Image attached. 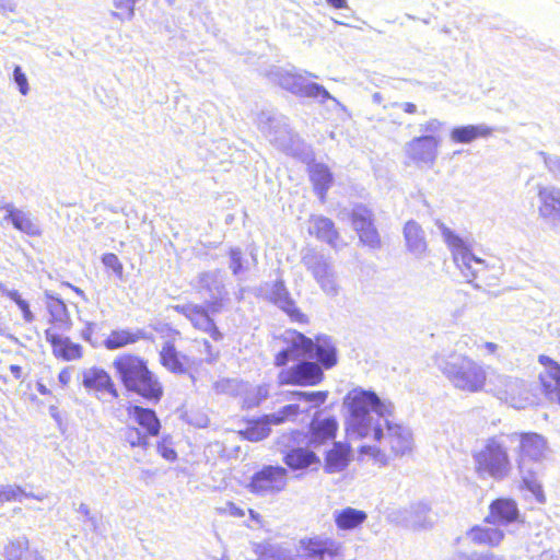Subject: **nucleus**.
<instances>
[{"instance_id": "f257e3e1", "label": "nucleus", "mask_w": 560, "mask_h": 560, "mask_svg": "<svg viewBox=\"0 0 560 560\" xmlns=\"http://www.w3.org/2000/svg\"><path fill=\"white\" fill-rule=\"evenodd\" d=\"M222 285L219 284L217 277L211 272H201L197 278L195 290L197 293H211L217 290L220 293ZM224 298L218 294L212 301L206 305L188 302L177 304L173 310L184 316L197 331L207 334L215 343L223 342L224 332L218 326L213 315L220 313L224 308Z\"/></svg>"}, {"instance_id": "f03ea898", "label": "nucleus", "mask_w": 560, "mask_h": 560, "mask_svg": "<svg viewBox=\"0 0 560 560\" xmlns=\"http://www.w3.org/2000/svg\"><path fill=\"white\" fill-rule=\"evenodd\" d=\"M113 368L126 390L154 404L162 399L163 384L150 370L144 358L131 352H124L115 357Z\"/></svg>"}, {"instance_id": "7ed1b4c3", "label": "nucleus", "mask_w": 560, "mask_h": 560, "mask_svg": "<svg viewBox=\"0 0 560 560\" xmlns=\"http://www.w3.org/2000/svg\"><path fill=\"white\" fill-rule=\"evenodd\" d=\"M370 435L377 444L360 446L358 450L359 460L369 457L373 464L382 467L390 460L404 457L412 452L411 433L398 423L387 421L385 430L376 424Z\"/></svg>"}, {"instance_id": "20e7f679", "label": "nucleus", "mask_w": 560, "mask_h": 560, "mask_svg": "<svg viewBox=\"0 0 560 560\" xmlns=\"http://www.w3.org/2000/svg\"><path fill=\"white\" fill-rule=\"evenodd\" d=\"M434 360L455 388L466 393L485 390L488 380L487 371L470 357L453 351L447 357L436 354Z\"/></svg>"}, {"instance_id": "39448f33", "label": "nucleus", "mask_w": 560, "mask_h": 560, "mask_svg": "<svg viewBox=\"0 0 560 560\" xmlns=\"http://www.w3.org/2000/svg\"><path fill=\"white\" fill-rule=\"evenodd\" d=\"M442 234L452 253L455 265L467 282L481 288L491 285L499 278L498 268L477 258L462 237L446 228L442 230Z\"/></svg>"}, {"instance_id": "423d86ee", "label": "nucleus", "mask_w": 560, "mask_h": 560, "mask_svg": "<svg viewBox=\"0 0 560 560\" xmlns=\"http://www.w3.org/2000/svg\"><path fill=\"white\" fill-rule=\"evenodd\" d=\"M508 433L489 436L482 446L472 453L475 471L479 477L503 480L512 471L513 464L510 455Z\"/></svg>"}, {"instance_id": "0eeeda50", "label": "nucleus", "mask_w": 560, "mask_h": 560, "mask_svg": "<svg viewBox=\"0 0 560 560\" xmlns=\"http://www.w3.org/2000/svg\"><path fill=\"white\" fill-rule=\"evenodd\" d=\"M348 409L350 420L347 431L357 439L368 438L374 425L371 411L384 417L392 413V407L381 401L378 396L371 390H352L348 396Z\"/></svg>"}, {"instance_id": "6e6552de", "label": "nucleus", "mask_w": 560, "mask_h": 560, "mask_svg": "<svg viewBox=\"0 0 560 560\" xmlns=\"http://www.w3.org/2000/svg\"><path fill=\"white\" fill-rule=\"evenodd\" d=\"M126 411L139 427L127 425L122 430L124 443L131 448L147 450L150 445L149 440L160 434V419L153 409L138 405H129Z\"/></svg>"}, {"instance_id": "1a4fd4ad", "label": "nucleus", "mask_w": 560, "mask_h": 560, "mask_svg": "<svg viewBox=\"0 0 560 560\" xmlns=\"http://www.w3.org/2000/svg\"><path fill=\"white\" fill-rule=\"evenodd\" d=\"M510 443H516L515 466L520 475H530L532 466L540 464L548 450L547 440L532 431H514L508 433Z\"/></svg>"}, {"instance_id": "9d476101", "label": "nucleus", "mask_w": 560, "mask_h": 560, "mask_svg": "<svg viewBox=\"0 0 560 560\" xmlns=\"http://www.w3.org/2000/svg\"><path fill=\"white\" fill-rule=\"evenodd\" d=\"M440 127L441 122L438 119H431L421 126V130L434 133ZM440 143V137L435 135H424L413 138L407 143L406 148V156L409 163L433 166L438 158Z\"/></svg>"}, {"instance_id": "9b49d317", "label": "nucleus", "mask_w": 560, "mask_h": 560, "mask_svg": "<svg viewBox=\"0 0 560 560\" xmlns=\"http://www.w3.org/2000/svg\"><path fill=\"white\" fill-rule=\"evenodd\" d=\"M289 470L281 465H264L249 478L247 490L258 497L277 495L285 491Z\"/></svg>"}, {"instance_id": "f8f14e48", "label": "nucleus", "mask_w": 560, "mask_h": 560, "mask_svg": "<svg viewBox=\"0 0 560 560\" xmlns=\"http://www.w3.org/2000/svg\"><path fill=\"white\" fill-rule=\"evenodd\" d=\"M323 380V369L318 363L312 361H301L282 369L277 375V383L280 386H316Z\"/></svg>"}, {"instance_id": "ddd939ff", "label": "nucleus", "mask_w": 560, "mask_h": 560, "mask_svg": "<svg viewBox=\"0 0 560 560\" xmlns=\"http://www.w3.org/2000/svg\"><path fill=\"white\" fill-rule=\"evenodd\" d=\"M350 222L363 247L380 249L382 237L375 225L372 210L364 206H357L350 213Z\"/></svg>"}, {"instance_id": "4468645a", "label": "nucleus", "mask_w": 560, "mask_h": 560, "mask_svg": "<svg viewBox=\"0 0 560 560\" xmlns=\"http://www.w3.org/2000/svg\"><path fill=\"white\" fill-rule=\"evenodd\" d=\"M70 328H47L45 330L46 341L50 345L52 355L61 361H78L83 357V347L71 341L67 336Z\"/></svg>"}, {"instance_id": "2eb2a0df", "label": "nucleus", "mask_w": 560, "mask_h": 560, "mask_svg": "<svg viewBox=\"0 0 560 560\" xmlns=\"http://www.w3.org/2000/svg\"><path fill=\"white\" fill-rule=\"evenodd\" d=\"M520 520L521 511L517 502L512 498L499 497L490 502L483 522L489 525L506 526Z\"/></svg>"}, {"instance_id": "dca6fc26", "label": "nucleus", "mask_w": 560, "mask_h": 560, "mask_svg": "<svg viewBox=\"0 0 560 560\" xmlns=\"http://www.w3.org/2000/svg\"><path fill=\"white\" fill-rule=\"evenodd\" d=\"M82 384L97 397L107 395L112 400L118 399L119 392L110 374L102 368L92 366L83 372Z\"/></svg>"}, {"instance_id": "f3484780", "label": "nucleus", "mask_w": 560, "mask_h": 560, "mask_svg": "<svg viewBox=\"0 0 560 560\" xmlns=\"http://www.w3.org/2000/svg\"><path fill=\"white\" fill-rule=\"evenodd\" d=\"M308 222V235L335 249L345 245L340 232L331 219L324 215H311Z\"/></svg>"}, {"instance_id": "a211bd4d", "label": "nucleus", "mask_w": 560, "mask_h": 560, "mask_svg": "<svg viewBox=\"0 0 560 560\" xmlns=\"http://www.w3.org/2000/svg\"><path fill=\"white\" fill-rule=\"evenodd\" d=\"M159 361L167 371L179 375L186 374L190 368L197 364L194 358L180 353L172 340L163 343L159 352Z\"/></svg>"}, {"instance_id": "6ab92c4d", "label": "nucleus", "mask_w": 560, "mask_h": 560, "mask_svg": "<svg viewBox=\"0 0 560 560\" xmlns=\"http://www.w3.org/2000/svg\"><path fill=\"white\" fill-rule=\"evenodd\" d=\"M291 335V343L288 349H282L275 355V365L278 368L285 366L290 361V358L293 359L312 355L313 353V340L312 338L306 337L304 334L292 330Z\"/></svg>"}, {"instance_id": "aec40b11", "label": "nucleus", "mask_w": 560, "mask_h": 560, "mask_svg": "<svg viewBox=\"0 0 560 560\" xmlns=\"http://www.w3.org/2000/svg\"><path fill=\"white\" fill-rule=\"evenodd\" d=\"M270 301L277 304L292 322L299 324H308V317L295 304L294 300L290 296L283 281H276L270 292Z\"/></svg>"}, {"instance_id": "412c9836", "label": "nucleus", "mask_w": 560, "mask_h": 560, "mask_svg": "<svg viewBox=\"0 0 560 560\" xmlns=\"http://www.w3.org/2000/svg\"><path fill=\"white\" fill-rule=\"evenodd\" d=\"M313 191L322 202L327 199V192L334 184V174L324 163H313L307 168Z\"/></svg>"}, {"instance_id": "4be33fe9", "label": "nucleus", "mask_w": 560, "mask_h": 560, "mask_svg": "<svg viewBox=\"0 0 560 560\" xmlns=\"http://www.w3.org/2000/svg\"><path fill=\"white\" fill-rule=\"evenodd\" d=\"M300 546L305 557L319 559L336 557L340 548L335 540L318 536L302 539Z\"/></svg>"}, {"instance_id": "5701e85b", "label": "nucleus", "mask_w": 560, "mask_h": 560, "mask_svg": "<svg viewBox=\"0 0 560 560\" xmlns=\"http://www.w3.org/2000/svg\"><path fill=\"white\" fill-rule=\"evenodd\" d=\"M538 362L546 369L539 375V383L545 395L557 393L560 404V364L546 354L538 357Z\"/></svg>"}, {"instance_id": "b1692460", "label": "nucleus", "mask_w": 560, "mask_h": 560, "mask_svg": "<svg viewBox=\"0 0 560 560\" xmlns=\"http://www.w3.org/2000/svg\"><path fill=\"white\" fill-rule=\"evenodd\" d=\"M540 205L539 215L547 221L560 222V190L549 187H539L537 191Z\"/></svg>"}, {"instance_id": "393cba45", "label": "nucleus", "mask_w": 560, "mask_h": 560, "mask_svg": "<svg viewBox=\"0 0 560 560\" xmlns=\"http://www.w3.org/2000/svg\"><path fill=\"white\" fill-rule=\"evenodd\" d=\"M402 233L407 250L413 257L421 258L428 250V242L421 225L413 220H409L405 223Z\"/></svg>"}, {"instance_id": "a878e982", "label": "nucleus", "mask_w": 560, "mask_h": 560, "mask_svg": "<svg viewBox=\"0 0 560 560\" xmlns=\"http://www.w3.org/2000/svg\"><path fill=\"white\" fill-rule=\"evenodd\" d=\"M490 392L500 399L514 400L526 392V386L521 378L500 375L492 383Z\"/></svg>"}, {"instance_id": "bb28decb", "label": "nucleus", "mask_w": 560, "mask_h": 560, "mask_svg": "<svg viewBox=\"0 0 560 560\" xmlns=\"http://www.w3.org/2000/svg\"><path fill=\"white\" fill-rule=\"evenodd\" d=\"M352 450L348 443L335 442L325 454V471L328 474L342 471L351 462Z\"/></svg>"}, {"instance_id": "cd10ccee", "label": "nucleus", "mask_w": 560, "mask_h": 560, "mask_svg": "<svg viewBox=\"0 0 560 560\" xmlns=\"http://www.w3.org/2000/svg\"><path fill=\"white\" fill-rule=\"evenodd\" d=\"M313 340V353L311 357H315L320 368L331 369L338 362L337 349L330 337L326 335H317Z\"/></svg>"}, {"instance_id": "c85d7f7f", "label": "nucleus", "mask_w": 560, "mask_h": 560, "mask_svg": "<svg viewBox=\"0 0 560 560\" xmlns=\"http://www.w3.org/2000/svg\"><path fill=\"white\" fill-rule=\"evenodd\" d=\"M338 422L335 418L313 419L308 427L310 443L323 445L336 438Z\"/></svg>"}, {"instance_id": "c756f323", "label": "nucleus", "mask_w": 560, "mask_h": 560, "mask_svg": "<svg viewBox=\"0 0 560 560\" xmlns=\"http://www.w3.org/2000/svg\"><path fill=\"white\" fill-rule=\"evenodd\" d=\"M282 460L287 469L304 470L320 463L319 457L306 447H293L284 453Z\"/></svg>"}, {"instance_id": "7c9ffc66", "label": "nucleus", "mask_w": 560, "mask_h": 560, "mask_svg": "<svg viewBox=\"0 0 560 560\" xmlns=\"http://www.w3.org/2000/svg\"><path fill=\"white\" fill-rule=\"evenodd\" d=\"M467 536L475 545L494 548L503 541L505 534L498 525L495 527L475 525L468 530Z\"/></svg>"}, {"instance_id": "2f4dec72", "label": "nucleus", "mask_w": 560, "mask_h": 560, "mask_svg": "<svg viewBox=\"0 0 560 560\" xmlns=\"http://www.w3.org/2000/svg\"><path fill=\"white\" fill-rule=\"evenodd\" d=\"M368 520V514L363 510L351 506L337 510L334 513L335 525L339 530H353L361 527Z\"/></svg>"}, {"instance_id": "473e14b6", "label": "nucleus", "mask_w": 560, "mask_h": 560, "mask_svg": "<svg viewBox=\"0 0 560 560\" xmlns=\"http://www.w3.org/2000/svg\"><path fill=\"white\" fill-rule=\"evenodd\" d=\"M46 307L49 314L48 328H71V320L68 314L67 305L61 299L54 295H47Z\"/></svg>"}, {"instance_id": "72a5a7b5", "label": "nucleus", "mask_w": 560, "mask_h": 560, "mask_svg": "<svg viewBox=\"0 0 560 560\" xmlns=\"http://www.w3.org/2000/svg\"><path fill=\"white\" fill-rule=\"evenodd\" d=\"M493 128L487 125H465L451 130L450 137L454 143H470L477 139L488 138Z\"/></svg>"}, {"instance_id": "f704fd0d", "label": "nucleus", "mask_w": 560, "mask_h": 560, "mask_svg": "<svg viewBox=\"0 0 560 560\" xmlns=\"http://www.w3.org/2000/svg\"><path fill=\"white\" fill-rule=\"evenodd\" d=\"M270 434V423L266 416L245 420V428L238 431V435L249 442H259Z\"/></svg>"}, {"instance_id": "c9c22d12", "label": "nucleus", "mask_w": 560, "mask_h": 560, "mask_svg": "<svg viewBox=\"0 0 560 560\" xmlns=\"http://www.w3.org/2000/svg\"><path fill=\"white\" fill-rule=\"evenodd\" d=\"M7 220H10L13 226L30 236H40V226L26 213L21 210L10 208L5 215Z\"/></svg>"}, {"instance_id": "e433bc0d", "label": "nucleus", "mask_w": 560, "mask_h": 560, "mask_svg": "<svg viewBox=\"0 0 560 560\" xmlns=\"http://www.w3.org/2000/svg\"><path fill=\"white\" fill-rule=\"evenodd\" d=\"M307 269L324 290H335L336 280L331 266L324 259L306 264Z\"/></svg>"}, {"instance_id": "4c0bfd02", "label": "nucleus", "mask_w": 560, "mask_h": 560, "mask_svg": "<svg viewBox=\"0 0 560 560\" xmlns=\"http://www.w3.org/2000/svg\"><path fill=\"white\" fill-rule=\"evenodd\" d=\"M138 339L139 337L129 330H112L109 335L104 339V347L107 350H117L128 345L135 343L138 341Z\"/></svg>"}, {"instance_id": "58836bf2", "label": "nucleus", "mask_w": 560, "mask_h": 560, "mask_svg": "<svg viewBox=\"0 0 560 560\" xmlns=\"http://www.w3.org/2000/svg\"><path fill=\"white\" fill-rule=\"evenodd\" d=\"M292 93L300 96L318 98L322 103L331 98L329 92L318 83H310L298 89L288 88Z\"/></svg>"}, {"instance_id": "ea45409f", "label": "nucleus", "mask_w": 560, "mask_h": 560, "mask_svg": "<svg viewBox=\"0 0 560 560\" xmlns=\"http://www.w3.org/2000/svg\"><path fill=\"white\" fill-rule=\"evenodd\" d=\"M28 540L25 537H20L9 541L5 546V556L9 560H20L27 556Z\"/></svg>"}, {"instance_id": "a19ab883", "label": "nucleus", "mask_w": 560, "mask_h": 560, "mask_svg": "<svg viewBox=\"0 0 560 560\" xmlns=\"http://www.w3.org/2000/svg\"><path fill=\"white\" fill-rule=\"evenodd\" d=\"M300 413V407L298 405H287L282 407L278 412L266 415L270 425H279L287 422L290 419L295 418Z\"/></svg>"}, {"instance_id": "79ce46f5", "label": "nucleus", "mask_w": 560, "mask_h": 560, "mask_svg": "<svg viewBox=\"0 0 560 560\" xmlns=\"http://www.w3.org/2000/svg\"><path fill=\"white\" fill-rule=\"evenodd\" d=\"M137 0H115L113 15L120 21H130L135 15Z\"/></svg>"}, {"instance_id": "37998d69", "label": "nucleus", "mask_w": 560, "mask_h": 560, "mask_svg": "<svg viewBox=\"0 0 560 560\" xmlns=\"http://www.w3.org/2000/svg\"><path fill=\"white\" fill-rule=\"evenodd\" d=\"M26 498L25 490L20 486H0V503L21 501Z\"/></svg>"}, {"instance_id": "c03bdc74", "label": "nucleus", "mask_w": 560, "mask_h": 560, "mask_svg": "<svg viewBox=\"0 0 560 560\" xmlns=\"http://www.w3.org/2000/svg\"><path fill=\"white\" fill-rule=\"evenodd\" d=\"M156 451L165 460L173 463L177 459V452L174 448L170 436H163L156 444Z\"/></svg>"}, {"instance_id": "a18cd8bd", "label": "nucleus", "mask_w": 560, "mask_h": 560, "mask_svg": "<svg viewBox=\"0 0 560 560\" xmlns=\"http://www.w3.org/2000/svg\"><path fill=\"white\" fill-rule=\"evenodd\" d=\"M102 264L112 270L116 277L121 279L124 277V266L118 256L114 253H105L101 257Z\"/></svg>"}, {"instance_id": "49530a36", "label": "nucleus", "mask_w": 560, "mask_h": 560, "mask_svg": "<svg viewBox=\"0 0 560 560\" xmlns=\"http://www.w3.org/2000/svg\"><path fill=\"white\" fill-rule=\"evenodd\" d=\"M8 296L19 306L25 322L31 323L34 320V315L30 308L27 301L24 300L18 291H10L8 293Z\"/></svg>"}, {"instance_id": "de8ad7c7", "label": "nucleus", "mask_w": 560, "mask_h": 560, "mask_svg": "<svg viewBox=\"0 0 560 560\" xmlns=\"http://www.w3.org/2000/svg\"><path fill=\"white\" fill-rule=\"evenodd\" d=\"M522 476V487L529 490L539 502H544L545 495L540 483L529 477Z\"/></svg>"}, {"instance_id": "09e8293b", "label": "nucleus", "mask_w": 560, "mask_h": 560, "mask_svg": "<svg viewBox=\"0 0 560 560\" xmlns=\"http://www.w3.org/2000/svg\"><path fill=\"white\" fill-rule=\"evenodd\" d=\"M292 395L294 397H296L298 399H303V400H306V401H316L317 404H323L327 399V392H311V393H306V392L295 390V392L292 393Z\"/></svg>"}, {"instance_id": "8fccbe9b", "label": "nucleus", "mask_w": 560, "mask_h": 560, "mask_svg": "<svg viewBox=\"0 0 560 560\" xmlns=\"http://www.w3.org/2000/svg\"><path fill=\"white\" fill-rule=\"evenodd\" d=\"M13 77L14 81L19 86V91L22 95H26L30 91L27 78L25 73L22 71V68L20 66H15L13 70Z\"/></svg>"}, {"instance_id": "3c124183", "label": "nucleus", "mask_w": 560, "mask_h": 560, "mask_svg": "<svg viewBox=\"0 0 560 560\" xmlns=\"http://www.w3.org/2000/svg\"><path fill=\"white\" fill-rule=\"evenodd\" d=\"M203 347L207 353V362H213L217 360L220 355V350L215 347H213L208 340H203Z\"/></svg>"}, {"instance_id": "603ef678", "label": "nucleus", "mask_w": 560, "mask_h": 560, "mask_svg": "<svg viewBox=\"0 0 560 560\" xmlns=\"http://www.w3.org/2000/svg\"><path fill=\"white\" fill-rule=\"evenodd\" d=\"M256 553L259 557H275V548L272 546H269L267 544H258L256 545Z\"/></svg>"}, {"instance_id": "864d4df0", "label": "nucleus", "mask_w": 560, "mask_h": 560, "mask_svg": "<svg viewBox=\"0 0 560 560\" xmlns=\"http://www.w3.org/2000/svg\"><path fill=\"white\" fill-rule=\"evenodd\" d=\"M58 381L61 384V386L67 387L71 381V369L63 368L58 374Z\"/></svg>"}, {"instance_id": "5fc2aeb1", "label": "nucleus", "mask_w": 560, "mask_h": 560, "mask_svg": "<svg viewBox=\"0 0 560 560\" xmlns=\"http://www.w3.org/2000/svg\"><path fill=\"white\" fill-rule=\"evenodd\" d=\"M226 506L229 508V512L231 515L236 516V517L244 516V511L242 509L237 508V505L234 502H228Z\"/></svg>"}, {"instance_id": "6e6d98bb", "label": "nucleus", "mask_w": 560, "mask_h": 560, "mask_svg": "<svg viewBox=\"0 0 560 560\" xmlns=\"http://www.w3.org/2000/svg\"><path fill=\"white\" fill-rule=\"evenodd\" d=\"M328 4H330L335 9H345L347 8L346 0H326Z\"/></svg>"}, {"instance_id": "4d7b16f0", "label": "nucleus", "mask_w": 560, "mask_h": 560, "mask_svg": "<svg viewBox=\"0 0 560 560\" xmlns=\"http://www.w3.org/2000/svg\"><path fill=\"white\" fill-rule=\"evenodd\" d=\"M231 257L232 259L235 261V267H233V272L236 273L241 267V264H240V252L238 250H232L231 252Z\"/></svg>"}, {"instance_id": "13d9d810", "label": "nucleus", "mask_w": 560, "mask_h": 560, "mask_svg": "<svg viewBox=\"0 0 560 560\" xmlns=\"http://www.w3.org/2000/svg\"><path fill=\"white\" fill-rule=\"evenodd\" d=\"M483 347L487 350V352L490 353V354H495L498 349H499V346L497 343H494V342H491V341L485 342Z\"/></svg>"}, {"instance_id": "bf43d9fd", "label": "nucleus", "mask_w": 560, "mask_h": 560, "mask_svg": "<svg viewBox=\"0 0 560 560\" xmlns=\"http://www.w3.org/2000/svg\"><path fill=\"white\" fill-rule=\"evenodd\" d=\"M402 110L407 114H415L417 112V106L413 103L406 102L402 104Z\"/></svg>"}, {"instance_id": "052dcab7", "label": "nucleus", "mask_w": 560, "mask_h": 560, "mask_svg": "<svg viewBox=\"0 0 560 560\" xmlns=\"http://www.w3.org/2000/svg\"><path fill=\"white\" fill-rule=\"evenodd\" d=\"M36 388H37L38 393L42 395H50L51 394L49 388L44 383H42V381H37Z\"/></svg>"}, {"instance_id": "680f3d73", "label": "nucleus", "mask_w": 560, "mask_h": 560, "mask_svg": "<svg viewBox=\"0 0 560 560\" xmlns=\"http://www.w3.org/2000/svg\"><path fill=\"white\" fill-rule=\"evenodd\" d=\"M10 371L15 376V378H20L22 376V368L20 365H10Z\"/></svg>"}, {"instance_id": "e2e57ef3", "label": "nucleus", "mask_w": 560, "mask_h": 560, "mask_svg": "<svg viewBox=\"0 0 560 560\" xmlns=\"http://www.w3.org/2000/svg\"><path fill=\"white\" fill-rule=\"evenodd\" d=\"M248 514H249L250 518L254 521L258 522L260 520V515L252 509L248 510Z\"/></svg>"}, {"instance_id": "0e129e2a", "label": "nucleus", "mask_w": 560, "mask_h": 560, "mask_svg": "<svg viewBox=\"0 0 560 560\" xmlns=\"http://www.w3.org/2000/svg\"><path fill=\"white\" fill-rule=\"evenodd\" d=\"M66 287H69L71 289H73L75 292H80V290L78 288H74L72 284L68 283V282H65L63 283Z\"/></svg>"}, {"instance_id": "69168bd1", "label": "nucleus", "mask_w": 560, "mask_h": 560, "mask_svg": "<svg viewBox=\"0 0 560 560\" xmlns=\"http://www.w3.org/2000/svg\"><path fill=\"white\" fill-rule=\"evenodd\" d=\"M173 334H174V335H176V336H179V335H180L179 330H176V329H175V330H173Z\"/></svg>"}]
</instances>
